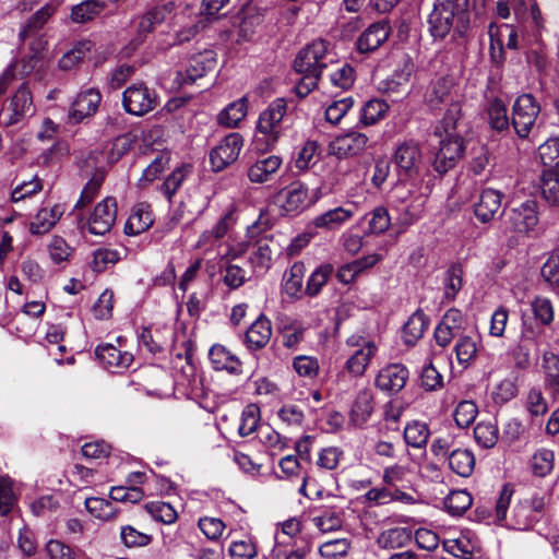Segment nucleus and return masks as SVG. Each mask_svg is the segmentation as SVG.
Returning a JSON list of instances; mask_svg holds the SVG:
<instances>
[{"label":"nucleus","instance_id":"nucleus-1","mask_svg":"<svg viewBox=\"0 0 559 559\" xmlns=\"http://www.w3.org/2000/svg\"><path fill=\"white\" fill-rule=\"evenodd\" d=\"M428 25L435 39H443L451 33L463 36L469 26L466 4L460 0H436L428 16Z\"/></svg>","mask_w":559,"mask_h":559},{"label":"nucleus","instance_id":"nucleus-2","mask_svg":"<svg viewBox=\"0 0 559 559\" xmlns=\"http://www.w3.org/2000/svg\"><path fill=\"white\" fill-rule=\"evenodd\" d=\"M287 112V102L283 97L275 98L259 115L253 145L259 151L275 148L283 135V122Z\"/></svg>","mask_w":559,"mask_h":559},{"label":"nucleus","instance_id":"nucleus-3","mask_svg":"<svg viewBox=\"0 0 559 559\" xmlns=\"http://www.w3.org/2000/svg\"><path fill=\"white\" fill-rule=\"evenodd\" d=\"M393 160L399 177L409 180L420 179L424 170V155L420 143L413 139L400 142L395 148Z\"/></svg>","mask_w":559,"mask_h":559},{"label":"nucleus","instance_id":"nucleus-4","mask_svg":"<svg viewBox=\"0 0 559 559\" xmlns=\"http://www.w3.org/2000/svg\"><path fill=\"white\" fill-rule=\"evenodd\" d=\"M538 223V203L533 199L512 207L503 221L506 231L519 236H530L536 231Z\"/></svg>","mask_w":559,"mask_h":559},{"label":"nucleus","instance_id":"nucleus-5","mask_svg":"<svg viewBox=\"0 0 559 559\" xmlns=\"http://www.w3.org/2000/svg\"><path fill=\"white\" fill-rule=\"evenodd\" d=\"M346 344L352 347V352L345 362V369L354 377H362L378 352V344L362 335L349 336Z\"/></svg>","mask_w":559,"mask_h":559},{"label":"nucleus","instance_id":"nucleus-6","mask_svg":"<svg viewBox=\"0 0 559 559\" xmlns=\"http://www.w3.org/2000/svg\"><path fill=\"white\" fill-rule=\"evenodd\" d=\"M539 112L540 105L532 94L524 93L516 97L512 106V126L519 138H528Z\"/></svg>","mask_w":559,"mask_h":559},{"label":"nucleus","instance_id":"nucleus-7","mask_svg":"<svg viewBox=\"0 0 559 559\" xmlns=\"http://www.w3.org/2000/svg\"><path fill=\"white\" fill-rule=\"evenodd\" d=\"M329 51V43L317 39L304 47L294 60V69L298 73H311L320 75L326 67L325 58Z\"/></svg>","mask_w":559,"mask_h":559},{"label":"nucleus","instance_id":"nucleus-8","mask_svg":"<svg viewBox=\"0 0 559 559\" xmlns=\"http://www.w3.org/2000/svg\"><path fill=\"white\" fill-rule=\"evenodd\" d=\"M440 139L439 148L435 155L433 167L439 174L452 169L464 154V139L461 134L437 135Z\"/></svg>","mask_w":559,"mask_h":559},{"label":"nucleus","instance_id":"nucleus-9","mask_svg":"<svg viewBox=\"0 0 559 559\" xmlns=\"http://www.w3.org/2000/svg\"><path fill=\"white\" fill-rule=\"evenodd\" d=\"M236 222L235 210L230 207L212 228L201 233L194 248L203 254L215 252L219 248L222 239L234 228Z\"/></svg>","mask_w":559,"mask_h":559},{"label":"nucleus","instance_id":"nucleus-10","mask_svg":"<svg viewBox=\"0 0 559 559\" xmlns=\"http://www.w3.org/2000/svg\"><path fill=\"white\" fill-rule=\"evenodd\" d=\"M157 94L143 83L129 86L122 94V105L127 112L143 116L157 105Z\"/></svg>","mask_w":559,"mask_h":559},{"label":"nucleus","instance_id":"nucleus-11","mask_svg":"<svg viewBox=\"0 0 559 559\" xmlns=\"http://www.w3.org/2000/svg\"><path fill=\"white\" fill-rule=\"evenodd\" d=\"M276 202L286 215H295L314 203L308 188L299 181H294L276 195Z\"/></svg>","mask_w":559,"mask_h":559},{"label":"nucleus","instance_id":"nucleus-12","mask_svg":"<svg viewBox=\"0 0 559 559\" xmlns=\"http://www.w3.org/2000/svg\"><path fill=\"white\" fill-rule=\"evenodd\" d=\"M243 140L239 133L226 135L210 153L213 170L221 171L237 160Z\"/></svg>","mask_w":559,"mask_h":559},{"label":"nucleus","instance_id":"nucleus-13","mask_svg":"<svg viewBox=\"0 0 559 559\" xmlns=\"http://www.w3.org/2000/svg\"><path fill=\"white\" fill-rule=\"evenodd\" d=\"M117 218V201L107 197L96 204L87 221L91 234L103 236L110 231Z\"/></svg>","mask_w":559,"mask_h":559},{"label":"nucleus","instance_id":"nucleus-14","mask_svg":"<svg viewBox=\"0 0 559 559\" xmlns=\"http://www.w3.org/2000/svg\"><path fill=\"white\" fill-rule=\"evenodd\" d=\"M356 210L355 202H346L344 206H336L314 216L311 225L324 231L340 230L354 217Z\"/></svg>","mask_w":559,"mask_h":559},{"label":"nucleus","instance_id":"nucleus-15","mask_svg":"<svg viewBox=\"0 0 559 559\" xmlns=\"http://www.w3.org/2000/svg\"><path fill=\"white\" fill-rule=\"evenodd\" d=\"M102 94L97 88L87 87L81 90L71 103L68 117L73 123H79L85 118L92 117L98 109Z\"/></svg>","mask_w":559,"mask_h":559},{"label":"nucleus","instance_id":"nucleus-16","mask_svg":"<svg viewBox=\"0 0 559 559\" xmlns=\"http://www.w3.org/2000/svg\"><path fill=\"white\" fill-rule=\"evenodd\" d=\"M409 372L403 364L394 362L382 367L374 379V385L388 394L399 393L408 380Z\"/></svg>","mask_w":559,"mask_h":559},{"label":"nucleus","instance_id":"nucleus-17","mask_svg":"<svg viewBox=\"0 0 559 559\" xmlns=\"http://www.w3.org/2000/svg\"><path fill=\"white\" fill-rule=\"evenodd\" d=\"M216 53L211 49H205L197 55H193L187 64L183 72L178 73V82L180 84H192L198 79L204 76L216 67Z\"/></svg>","mask_w":559,"mask_h":559},{"label":"nucleus","instance_id":"nucleus-18","mask_svg":"<svg viewBox=\"0 0 559 559\" xmlns=\"http://www.w3.org/2000/svg\"><path fill=\"white\" fill-rule=\"evenodd\" d=\"M464 323L465 318L459 309H449L435 329L436 343L441 347H447L454 337L462 336Z\"/></svg>","mask_w":559,"mask_h":559},{"label":"nucleus","instance_id":"nucleus-19","mask_svg":"<svg viewBox=\"0 0 559 559\" xmlns=\"http://www.w3.org/2000/svg\"><path fill=\"white\" fill-rule=\"evenodd\" d=\"M374 412V397L369 388L360 389L355 395L348 413V425L364 428Z\"/></svg>","mask_w":559,"mask_h":559},{"label":"nucleus","instance_id":"nucleus-20","mask_svg":"<svg viewBox=\"0 0 559 559\" xmlns=\"http://www.w3.org/2000/svg\"><path fill=\"white\" fill-rule=\"evenodd\" d=\"M33 99L26 84H22L10 100L9 107L2 111L3 123L14 124L32 112Z\"/></svg>","mask_w":559,"mask_h":559},{"label":"nucleus","instance_id":"nucleus-21","mask_svg":"<svg viewBox=\"0 0 559 559\" xmlns=\"http://www.w3.org/2000/svg\"><path fill=\"white\" fill-rule=\"evenodd\" d=\"M368 141L365 133L352 131L336 136L331 142L330 150L338 158L355 156L366 148Z\"/></svg>","mask_w":559,"mask_h":559},{"label":"nucleus","instance_id":"nucleus-22","mask_svg":"<svg viewBox=\"0 0 559 559\" xmlns=\"http://www.w3.org/2000/svg\"><path fill=\"white\" fill-rule=\"evenodd\" d=\"M95 353L100 364L112 372H121L128 369L133 361L131 353L121 352L111 344L97 346Z\"/></svg>","mask_w":559,"mask_h":559},{"label":"nucleus","instance_id":"nucleus-23","mask_svg":"<svg viewBox=\"0 0 559 559\" xmlns=\"http://www.w3.org/2000/svg\"><path fill=\"white\" fill-rule=\"evenodd\" d=\"M283 159L278 155L259 157L248 169V178L251 182L263 183L272 180L280 170Z\"/></svg>","mask_w":559,"mask_h":559},{"label":"nucleus","instance_id":"nucleus-24","mask_svg":"<svg viewBox=\"0 0 559 559\" xmlns=\"http://www.w3.org/2000/svg\"><path fill=\"white\" fill-rule=\"evenodd\" d=\"M154 223L152 207L146 202L136 203L124 225V233L128 236H136L146 231Z\"/></svg>","mask_w":559,"mask_h":559},{"label":"nucleus","instance_id":"nucleus-25","mask_svg":"<svg viewBox=\"0 0 559 559\" xmlns=\"http://www.w3.org/2000/svg\"><path fill=\"white\" fill-rule=\"evenodd\" d=\"M271 335V321L264 314H261L246 331L245 344L251 350L261 349L267 345Z\"/></svg>","mask_w":559,"mask_h":559},{"label":"nucleus","instance_id":"nucleus-26","mask_svg":"<svg viewBox=\"0 0 559 559\" xmlns=\"http://www.w3.org/2000/svg\"><path fill=\"white\" fill-rule=\"evenodd\" d=\"M502 194L496 189L481 191L478 201L474 205L475 216L481 223L490 222L501 207Z\"/></svg>","mask_w":559,"mask_h":559},{"label":"nucleus","instance_id":"nucleus-27","mask_svg":"<svg viewBox=\"0 0 559 559\" xmlns=\"http://www.w3.org/2000/svg\"><path fill=\"white\" fill-rule=\"evenodd\" d=\"M454 83L448 76H441L433 81L426 93V102L432 109H438L442 104L457 102L453 95Z\"/></svg>","mask_w":559,"mask_h":559},{"label":"nucleus","instance_id":"nucleus-28","mask_svg":"<svg viewBox=\"0 0 559 559\" xmlns=\"http://www.w3.org/2000/svg\"><path fill=\"white\" fill-rule=\"evenodd\" d=\"M391 28L386 22L371 24L358 38L357 48L360 52L378 49L390 35Z\"/></svg>","mask_w":559,"mask_h":559},{"label":"nucleus","instance_id":"nucleus-29","mask_svg":"<svg viewBox=\"0 0 559 559\" xmlns=\"http://www.w3.org/2000/svg\"><path fill=\"white\" fill-rule=\"evenodd\" d=\"M209 358L215 370H225L235 374L241 372V362L239 358L223 345H213L210 348Z\"/></svg>","mask_w":559,"mask_h":559},{"label":"nucleus","instance_id":"nucleus-30","mask_svg":"<svg viewBox=\"0 0 559 559\" xmlns=\"http://www.w3.org/2000/svg\"><path fill=\"white\" fill-rule=\"evenodd\" d=\"M318 514L312 516L313 525L321 533H331L342 528L343 510L340 507H320Z\"/></svg>","mask_w":559,"mask_h":559},{"label":"nucleus","instance_id":"nucleus-31","mask_svg":"<svg viewBox=\"0 0 559 559\" xmlns=\"http://www.w3.org/2000/svg\"><path fill=\"white\" fill-rule=\"evenodd\" d=\"M545 388L556 399L559 395V355L554 352H545L542 359Z\"/></svg>","mask_w":559,"mask_h":559},{"label":"nucleus","instance_id":"nucleus-32","mask_svg":"<svg viewBox=\"0 0 559 559\" xmlns=\"http://www.w3.org/2000/svg\"><path fill=\"white\" fill-rule=\"evenodd\" d=\"M62 210L55 204L50 207H41L33 217L29 224V230L33 235H44L48 233L60 219Z\"/></svg>","mask_w":559,"mask_h":559},{"label":"nucleus","instance_id":"nucleus-33","mask_svg":"<svg viewBox=\"0 0 559 559\" xmlns=\"http://www.w3.org/2000/svg\"><path fill=\"white\" fill-rule=\"evenodd\" d=\"M60 1L55 0L46 3L43 8L36 11L25 23L22 31L20 32L21 39H25L27 36L38 34L49 19L55 14Z\"/></svg>","mask_w":559,"mask_h":559},{"label":"nucleus","instance_id":"nucleus-34","mask_svg":"<svg viewBox=\"0 0 559 559\" xmlns=\"http://www.w3.org/2000/svg\"><path fill=\"white\" fill-rule=\"evenodd\" d=\"M450 469L461 477L472 475L475 467V456L468 449H454L448 457Z\"/></svg>","mask_w":559,"mask_h":559},{"label":"nucleus","instance_id":"nucleus-35","mask_svg":"<svg viewBox=\"0 0 559 559\" xmlns=\"http://www.w3.org/2000/svg\"><path fill=\"white\" fill-rule=\"evenodd\" d=\"M428 328V320L421 310H416L403 326V341L406 345L413 346L423 337Z\"/></svg>","mask_w":559,"mask_h":559},{"label":"nucleus","instance_id":"nucleus-36","mask_svg":"<svg viewBox=\"0 0 559 559\" xmlns=\"http://www.w3.org/2000/svg\"><path fill=\"white\" fill-rule=\"evenodd\" d=\"M248 106L247 98L240 99L227 105L217 116V121L221 126L227 128H236L239 122L247 116Z\"/></svg>","mask_w":559,"mask_h":559},{"label":"nucleus","instance_id":"nucleus-37","mask_svg":"<svg viewBox=\"0 0 559 559\" xmlns=\"http://www.w3.org/2000/svg\"><path fill=\"white\" fill-rule=\"evenodd\" d=\"M420 182V179L409 180L400 177L391 192L392 202L399 207L413 199L414 194H423Z\"/></svg>","mask_w":559,"mask_h":559},{"label":"nucleus","instance_id":"nucleus-38","mask_svg":"<svg viewBox=\"0 0 559 559\" xmlns=\"http://www.w3.org/2000/svg\"><path fill=\"white\" fill-rule=\"evenodd\" d=\"M273 239L264 236L254 242L255 250L250 257V263L254 269L266 271L272 264L273 249L271 243Z\"/></svg>","mask_w":559,"mask_h":559},{"label":"nucleus","instance_id":"nucleus-39","mask_svg":"<svg viewBox=\"0 0 559 559\" xmlns=\"http://www.w3.org/2000/svg\"><path fill=\"white\" fill-rule=\"evenodd\" d=\"M530 466L534 476L546 477L555 466V453L550 449H537L531 460Z\"/></svg>","mask_w":559,"mask_h":559},{"label":"nucleus","instance_id":"nucleus-40","mask_svg":"<svg viewBox=\"0 0 559 559\" xmlns=\"http://www.w3.org/2000/svg\"><path fill=\"white\" fill-rule=\"evenodd\" d=\"M95 48V44L91 40H81L76 43L72 49L67 51L59 60V67L62 70H72L84 60L88 53Z\"/></svg>","mask_w":559,"mask_h":559},{"label":"nucleus","instance_id":"nucleus-41","mask_svg":"<svg viewBox=\"0 0 559 559\" xmlns=\"http://www.w3.org/2000/svg\"><path fill=\"white\" fill-rule=\"evenodd\" d=\"M389 110V105L378 98L369 99L360 109L359 122L364 126H373L382 120Z\"/></svg>","mask_w":559,"mask_h":559},{"label":"nucleus","instance_id":"nucleus-42","mask_svg":"<svg viewBox=\"0 0 559 559\" xmlns=\"http://www.w3.org/2000/svg\"><path fill=\"white\" fill-rule=\"evenodd\" d=\"M477 350V340L469 335L460 336L454 346L456 360L464 368H467L474 362Z\"/></svg>","mask_w":559,"mask_h":559},{"label":"nucleus","instance_id":"nucleus-43","mask_svg":"<svg viewBox=\"0 0 559 559\" xmlns=\"http://www.w3.org/2000/svg\"><path fill=\"white\" fill-rule=\"evenodd\" d=\"M192 166L190 164H181L166 178L160 186V191L171 202L173 197L181 187L182 182L190 176Z\"/></svg>","mask_w":559,"mask_h":559},{"label":"nucleus","instance_id":"nucleus-44","mask_svg":"<svg viewBox=\"0 0 559 559\" xmlns=\"http://www.w3.org/2000/svg\"><path fill=\"white\" fill-rule=\"evenodd\" d=\"M170 4L156 7L144 13L138 23V32L141 36L151 33L157 24L163 23L167 15L170 14Z\"/></svg>","mask_w":559,"mask_h":559},{"label":"nucleus","instance_id":"nucleus-45","mask_svg":"<svg viewBox=\"0 0 559 559\" xmlns=\"http://www.w3.org/2000/svg\"><path fill=\"white\" fill-rule=\"evenodd\" d=\"M411 531L406 527H393L383 531L377 539L381 548L394 549L405 546L411 542Z\"/></svg>","mask_w":559,"mask_h":559},{"label":"nucleus","instance_id":"nucleus-46","mask_svg":"<svg viewBox=\"0 0 559 559\" xmlns=\"http://www.w3.org/2000/svg\"><path fill=\"white\" fill-rule=\"evenodd\" d=\"M426 202L427 194H414L407 203L399 206L402 223L408 226L417 222L424 214Z\"/></svg>","mask_w":559,"mask_h":559},{"label":"nucleus","instance_id":"nucleus-47","mask_svg":"<svg viewBox=\"0 0 559 559\" xmlns=\"http://www.w3.org/2000/svg\"><path fill=\"white\" fill-rule=\"evenodd\" d=\"M443 549L454 556L466 558L472 555L474 550V544L469 536L463 532L457 533L455 536L448 537L442 543Z\"/></svg>","mask_w":559,"mask_h":559},{"label":"nucleus","instance_id":"nucleus-48","mask_svg":"<svg viewBox=\"0 0 559 559\" xmlns=\"http://www.w3.org/2000/svg\"><path fill=\"white\" fill-rule=\"evenodd\" d=\"M105 9V3L98 0H85L71 10V20L74 23H86L93 20Z\"/></svg>","mask_w":559,"mask_h":559},{"label":"nucleus","instance_id":"nucleus-49","mask_svg":"<svg viewBox=\"0 0 559 559\" xmlns=\"http://www.w3.org/2000/svg\"><path fill=\"white\" fill-rule=\"evenodd\" d=\"M461 118V104L460 102H452L441 120L435 129V135L443 134H460L457 131L459 120Z\"/></svg>","mask_w":559,"mask_h":559},{"label":"nucleus","instance_id":"nucleus-50","mask_svg":"<svg viewBox=\"0 0 559 559\" xmlns=\"http://www.w3.org/2000/svg\"><path fill=\"white\" fill-rule=\"evenodd\" d=\"M430 431L426 424L412 421L404 428V440L407 445L423 448L427 444Z\"/></svg>","mask_w":559,"mask_h":559},{"label":"nucleus","instance_id":"nucleus-51","mask_svg":"<svg viewBox=\"0 0 559 559\" xmlns=\"http://www.w3.org/2000/svg\"><path fill=\"white\" fill-rule=\"evenodd\" d=\"M542 194L551 205L559 204V171L546 169L542 176Z\"/></svg>","mask_w":559,"mask_h":559},{"label":"nucleus","instance_id":"nucleus-52","mask_svg":"<svg viewBox=\"0 0 559 559\" xmlns=\"http://www.w3.org/2000/svg\"><path fill=\"white\" fill-rule=\"evenodd\" d=\"M473 503L466 490H452L444 499V507L452 515H462Z\"/></svg>","mask_w":559,"mask_h":559},{"label":"nucleus","instance_id":"nucleus-53","mask_svg":"<svg viewBox=\"0 0 559 559\" xmlns=\"http://www.w3.org/2000/svg\"><path fill=\"white\" fill-rule=\"evenodd\" d=\"M355 69L348 63H342L330 73L331 85L340 91H348L355 83Z\"/></svg>","mask_w":559,"mask_h":559},{"label":"nucleus","instance_id":"nucleus-54","mask_svg":"<svg viewBox=\"0 0 559 559\" xmlns=\"http://www.w3.org/2000/svg\"><path fill=\"white\" fill-rule=\"evenodd\" d=\"M258 438L271 454H276L287 448V439L270 426H260Z\"/></svg>","mask_w":559,"mask_h":559},{"label":"nucleus","instance_id":"nucleus-55","mask_svg":"<svg viewBox=\"0 0 559 559\" xmlns=\"http://www.w3.org/2000/svg\"><path fill=\"white\" fill-rule=\"evenodd\" d=\"M538 155L547 169L559 171V136L549 138L539 145Z\"/></svg>","mask_w":559,"mask_h":559},{"label":"nucleus","instance_id":"nucleus-56","mask_svg":"<svg viewBox=\"0 0 559 559\" xmlns=\"http://www.w3.org/2000/svg\"><path fill=\"white\" fill-rule=\"evenodd\" d=\"M333 273V266L330 263H324L318 266L309 276L306 286V293L310 297L317 296L321 288L326 284L328 280Z\"/></svg>","mask_w":559,"mask_h":559},{"label":"nucleus","instance_id":"nucleus-57","mask_svg":"<svg viewBox=\"0 0 559 559\" xmlns=\"http://www.w3.org/2000/svg\"><path fill=\"white\" fill-rule=\"evenodd\" d=\"M260 408L257 404L247 405L240 417V423L238 427V432L242 437L250 436L259 427L260 424Z\"/></svg>","mask_w":559,"mask_h":559},{"label":"nucleus","instance_id":"nucleus-58","mask_svg":"<svg viewBox=\"0 0 559 559\" xmlns=\"http://www.w3.org/2000/svg\"><path fill=\"white\" fill-rule=\"evenodd\" d=\"M368 219V229L366 234L380 235L383 234L391 225V217L384 206L374 207L369 214L366 215Z\"/></svg>","mask_w":559,"mask_h":559},{"label":"nucleus","instance_id":"nucleus-59","mask_svg":"<svg viewBox=\"0 0 559 559\" xmlns=\"http://www.w3.org/2000/svg\"><path fill=\"white\" fill-rule=\"evenodd\" d=\"M49 258L53 264L64 265L72 255V248L60 236H53L47 245Z\"/></svg>","mask_w":559,"mask_h":559},{"label":"nucleus","instance_id":"nucleus-60","mask_svg":"<svg viewBox=\"0 0 559 559\" xmlns=\"http://www.w3.org/2000/svg\"><path fill=\"white\" fill-rule=\"evenodd\" d=\"M85 508L92 515L103 521L112 520L117 513L112 503L103 498H86Z\"/></svg>","mask_w":559,"mask_h":559},{"label":"nucleus","instance_id":"nucleus-61","mask_svg":"<svg viewBox=\"0 0 559 559\" xmlns=\"http://www.w3.org/2000/svg\"><path fill=\"white\" fill-rule=\"evenodd\" d=\"M146 510L151 516L160 523L173 524L178 518V513L175 508L164 501H153L146 504Z\"/></svg>","mask_w":559,"mask_h":559},{"label":"nucleus","instance_id":"nucleus-62","mask_svg":"<svg viewBox=\"0 0 559 559\" xmlns=\"http://www.w3.org/2000/svg\"><path fill=\"white\" fill-rule=\"evenodd\" d=\"M476 442L483 448H492L499 438L497 426L491 421H481L474 428Z\"/></svg>","mask_w":559,"mask_h":559},{"label":"nucleus","instance_id":"nucleus-63","mask_svg":"<svg viewBox=\"0 0 559 559\" xmlns=\"http://www.w3.org/2000/svg\"><path fill=\"white\" fill-rule=\"evenodd\" d=\"M532 312L534 318L539 321L543 325H549L555 318V310L552 302L549 298L543 296H536L531 301Z\"/></svg>","mask_w":559,"mask_h":559},{"label":"nucleus","instance_id":"nucleus-64","mask_svg":"<svg viewBox=\"0 0 559 559\" xmlns=\"http://www.w3.org/2000/svg\"><path fill=\"white\" fill-rule=\"evenodd\" d=\"M488 118L491 128L502 131L509 127V117L507 106L501 99H493L488 106Z\"/></svg>","mask_w":559,"mask_h":559}]
</instances>
